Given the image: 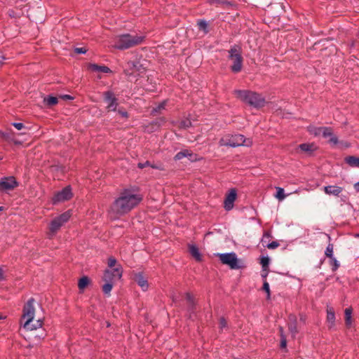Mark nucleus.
<instances>
[{"instance_id":"nucleus-6","label":"nucleus","mask_w":359,"mask_h":359,"mask_svg":"<svg viewBox=\"0 0 359 359\" xmlns=\"http://www.w3.org/2000/svg\"><path fill=\"white\" fill-rule=\"evenodd\" d=\"M71 217L72 213L70 210H67L55 217L49 224V234L54 236L60 228L69 220Z\"/></svg>"},{"instance_id":"nucleus-12","label":"nucleus","mask_w":359,"mask_h":359,"mask_svg":"<svg viewBox=\"0 0 359 359\" xmlns=\"http://www.w3.org/2000/svg\"><path fill=\"white\" fill-rule=\"evenodd\" d=\"M104 100L107 104V109L108 111H115L118 106L117 98L114 93L110 90L106 91L103 94Z\"/></svg>"},{"instance_id":"nucleus-48","label":"nucleus","mask_w":359,"mask_h":359,"mask_svg":"<svg viewBox=\"0 0 359 359\" xmlns=\"http://www.w3.org/2000/svg\"><path fill=\"white\" fill-rule=\"evenodd\" d=\"M330 137H331V138L329 140L330 142L333 143L334 144L338 143V138H337V137L333 136V135L330 136Z\"/></svg>"},{"instance_id":"nucleus-47","label":"nucleus","mask_w":359,"mask_h":359,"mask_svg":"<svg viewBox=\"0 0 359 359\" xmlns=\"http://www.w3.org/2000/svg\"><path fill=\"white\" fill-rule=\"evenodd\" d=\"M118 112L122 117L128 118V113L126 111L123 110L122 109H118Z\"/></svg>"},{"instance_id":"nucleus-5","label":"nucleus","mask_w":359,"mask_h":359,"mask_svg":"<svg viewBox=\"0 0 359 359\" xmlns=\"http://www.w3.org/2000/svg\"><path fill=\"white\" fill-rule=\"evenodd\" d=\"M35 300L34 298H30L24 305L22 309V315L20 320V323L23 327H29V323H32L35 309L34 307V303Z\"/></svg>"},{"instance_id":"nucleus-56","label":"nucleus","mask_w":359,"mask_h":359,"mask_svg":"<svg viewBox=\"0 0 359 359\" xmlns=\"http://www.w3.org/2000/svg\"><path fill=\"white\" fill-rule=\"evenodd\" d=\"M4 271L0 268V280H4Z\"/></svg>"},{"instance_id":"nucleus-25","label":"nucleus","mask_w":359,"mask_h":359,"mask_svg":"<svg viewBox=\"0 0 359 359\" xmlns=\"http://www.w3.org/2000/svg\"><path fill=\"white\" fill-rule=\"evenodd\" d=\"M43 320H38L36 321L34 324H32V323H29V327H23L26 330L32 331L34 330H36L38 328H40L43 325Z\"/></svg>"},{"instance_id":"nucleus-59","label":"nucleus","mask_w":359,"mask_h":359,"mask_svg":"<svg viewBox=\"0 0 359 359\" xmlns=\"http://www.w3.org/2000/svg\"><path fill=\"white\" fill-rule=\"evenodd\" d=\"M212 2H213V3H216V4H219V3H220L221 1H220V0H212Z\"/></svg>"},{"instance_id":"nucleus-4","label":"nucleus","mask_w":359,"mask_h":359,"mask_svg":"<svg viewBox=\"0 0 359 359\" xmlns=\"http://www.w3.org/2000/svg\"><path fill=\"white\" fill-rule=\"evenodd\" d=\"M246 140H247L245 136L241 134H227L219 140V144L220 146L231 147H237L242 145H250L252 142H249L250 144H245Z\"/></svg>"},{"instance_id":"nucleus-16","label":"nucleus","mask_w":359,"mask_h":359,"mask_svg":"<svg viewBox=\"0 0 359 359\" xmlns=\"http://www.w3.org/2000/svg\"><path fill=\"white\" fill-rule=\"evenodd\" d=\"M134 280L138 284V285L142 287V289L144 291H146L148 289L149 284L147 280L144 277V276L141 273L135 274Z\"/></svg>"},{"instance_id":"nucleus-28","label":"nucleus","mask_w":359,"mask_h":359,"mask_svg":"<svg viewBox=\"0 0 359 359\" xmlns=\"http://www.w3.org/2000/svg\"><path fill=\"white\" fill-rule=\"evenodd\" d=\"M270 259L268 257H260V264L262 266L263 271H267L269 269Z\"/></svg>"},{"instance_id":"nucleus-49","label":"nucleus","mask_w":359,"mask_h":359,"mask_svg":"<svg viewBox=\"0 0 359 359\" xmlns=\"http://www.w3.org/2000/svg\"><path fill=\"white\" fill-rule=\"evenodd\" d=\"M60 97L62 99V100H73V97H72L71 95H61Z\"/></svg>"},{"instance_id":"nucleus-62","label":"nucleus","mask_w":359,"mask_h":359,"mask_svg":"<svg viewBox=\"0 0 359 359\" xmlns=\"http://www.w3.org/2000/svg\"><path fill=\"white\" fill-rule=\"evenodd\" d=\"M1 318H2V316H1V315L0 314V319H1Z\"/></svg>"},{"instance_id":"nucleus-14","label":"nucleus","mask_w":359,"mask_h":359,"mask_svg":"<svg viewBox=\"0 0 359 359\" xmlns=\"http://www.w3.org/2000/svg\"><path fill=\"white\" fill-rule=\"evenodd\" d=\"M287 325L292 337H295L296 334L299 332L297 329V319L295 315H289Z\"/></svg>"},{"instance_id":"nucleus-10","label":"nucleus","mask_w":359,"mask_h":359,"mask_svg":"<svg viewBox=\"0 0 359 359\" xmlns=\"http://www.w3.org/2000/svg\"><path fill=\"white\" fill-rule=\"evenodd\" d=\"M123 269L119 264L116 267L111 269H107L103 276L104 281H114L116 279H120L122 276Z\"/></svg>"},{"instance_id":"nucleus-11","label":"nucleus","mask_w":359,"mask_h":359,"mask_svg":"<svg viewBox=\"0 0 359 359\" xmlns=\"http://www.w3.org/2000/svg\"><path fill=\"white\" fill-rule=\"evenodd\" d=\"M18 186V182L13 176L3 177L0 180V192L13 190Z\"/></svg>"},{"instance_id":"nucleus-45","label":"nucleus","mask_w":359,"mask_h":359,"mask_svg":"<svg viewBox=\"0 0 359 359\" xmlns=\"http://www.w3.org/2000/svg\"><path fill=\"white\" fill-rule=\"evenodd\" d=\"M150 162L149 161H147L144 163H139L137 167L139 168L143 169L147 166H150Z\"/></svg>"},{"instance_id":"nucleus-3","label":"nucleus","mask_w":359,"mask_h":359,"mask_svg":"<svg viewBox=\"0 0 359 359\" xmlns=\"http://www.w3.org/2000/svg\"><path fill=\"white\" fill-rule=\"evenodd\" d=\"M145 36L142 35H131L129 34L116 36L113 39L112 46L118 50H126L141 44Z\"/></svg>"},{"instance_id":"nucleus-57","label":"nucleus","mask_w":359,"mask_h":359,"mask_svg":"<svg viewBox=\"0 0 359 359\" xmlns=\"http://www.w3.org/2000/svg\"><path fill=\"white\" fill-rule=\"evenodd\" d=\"M90 67H95V68H97V67H104V66H100V65H97L93 64V65H91Z\"/></svg>"},{"instance_id":"nucleus-27","label":"nucleus","mask_w":359,"mask_h":359,"mask_svg":"<svg viewBox=\"0 0 359 359\" xmlns=\"http://www.w3.org/2000/svg\"><path fill=\"white\" fill-rule=\"evenodd\" d=\"M44 102L48 106L52 107L57 104L58 99L56 97L48 96L44 98Z\"/></svg>"},{"instance_id":"nucleus-20","label":"nucleus","mask_w":359,"mask_h":359,"mask_svg":"<svg viewBox=\"0 0 359 359\" xmlns=\"http://www.w3.org/2000/svg\"><path fill=\"white\" fill-rule=\"evenodd\" d=\"M352 312L353 309L351 307L346 308L344 311L345 325L347 327H350L352 324Z\"/></svg>"},{"instance_id":"nucleus-24","label":"nucleus","mask_w":359,"mask_h":359,"mask_svg":"<svg viewBox=\"0 0 359 359\" xmlns=\"http://www.w3.org/2000/svg\"><path fill=\"white\" fill-rule=\"evenodd\" d=\"M299 149L304 152L311 153L315 149V146L313 144H309V143H304L301 144L299 146Z\"/></svg>"},{"instance_id":"nucleus-51","label":"nucleus","mask_w":359,"mask_h":359,"mask_svg":"<svg viewBox=\"0 0 359 359\" xmlns=\"http://www.w3.org/2000/svg\"><path fill=\"white\" fill-rule=\"evenodd\" d=\"M6 60V58L0 54V65H7L8 63L4 62Z\"/></svg>"},{"instance_id":"nucleus-2","label":"nucleus","mask_w":359,"mask_h":359,"mask_svg":"<svg viewBox=\"0 0 359 359\" xmlns=\"http://www.w3.org/2000/svg\"><path fill=\"white\" fill-rule=\"evenodd\" d=\"M233 94L237 99L256 109L265 106V98L256 92L248 90H235Z\"/></svg>"},{"instance_id":"nucleus-61","label":"nucleus","mask_w":359,"mask_h":359,"mask_svg":"<svg viewBox=\"0 0 359 359\" xmlns=\"http://www.w3.org/2000/svg\"><path fill=\"white\" fill-rule=\"evenodd\" d=\"M41 337L44 338V336H42V337L39 336V338H41Z\"/></svg>"},{"instance_id":"nucleus-55","label":"nucleus","mask_w":359,"mask_h":359,"mask_svg":"<svg viewBox=\"0 0 359 359\" xmlns=\"http://www.w3.org/2000/svg\"><path fill=\"white\" fill-rule=\"evenodd\" d=\"M354 188L355 191L359 193V182L354 184Z\"/></svg>"},{"instance_id":"nucleus-41","label":"nucleus","mask_w":359,"mask_h":359,"mask_svg":"<svg viewBox=\"0 0 359 359\" xmlns=\"http://www.w3.org/2000/svg\"><path fill=\"white\" fill-rule=\"evenodd\" d=\"M166 105V101H163L161 103H160L157 107L154 108L153 109V111H155V112H158L160 111L161 109H165V107Z\"/></svg>"},{"instance_id":"nucleus-18","label":"nucleus","mask_w":359,"mask_h":359,"mask_svg":"<svg viewBox=\"0 0 359 359\" xmlns=\"http://www.w3.org/2000/svg\"><path fill=\"white\" fill-rule=\"evenodd\" d=\"M189 250L191 256L197 261V262H201L202 261V255L199 252L198 248L194 245L189 246Z\"/></svg>"},{"instance_id":"nucleus-15","label":"nucleus","mask_w":359,"mask_h":359,"mask_svg":"<svg viewBox=\"0 0 359 359\" xmlns=\"http://www.w3.org/2000/svg\"><path fill=\"white\" fill-rule=\"evenodd\" d=\"M184 157L189 158L191 161H196L197 159L196 154H194L189 149H184L177 153L176 155L174 156V159L175 161H179Z\"/></svg>"},{"instance_id":"nucleus-7","label":"nucleus","mask_w":359,"mask_h":359,"mask_svg":"<svg viewBox=\"0 0 359 359\" xmlns=\"http://www.w3.org/2000/svg\"><path fill=\"white\" fill-rule=\"evenodd\" d=\"M218 257L223 264L229 266L231 269H239L243 267L234 252L219 254Z\"/></svg>"},{"instance_id":"nucleus-36","label":"nucleus","mask_w":359,"mask_h":359,"mask_svg":"<svg viewBox=\"0 0 359 359\" xmlns=\"http://www.w3.org/2000/svg\"><path fill=\"white\" fill-rule=\"evenodd\" d=\"M330 264L332 266V271H335L339 267L338 261L334 257L330 259Z\"/></svg>"},{"instance_id":"nucleus-46","label":"nucleus","mask_w":359,"mask_h":359,"mask_svg":"<svg viewBox=\"0 0 359 359\" xmlns=\"http://www.w3.org/2000/svg\"><path fill=\"white\" fill-rule=\"evenodd\" d=\"M12 125L18 130H20L25 128V126L22 123H13Z\"/></svg>"},{"instance_id":"nucleus-40","label":"nucleus","mask_w":359,"mask_h":359,"mask_svg":"<svg viewBox=\"0 0 359 359\" xmlns=\"http://www.w3.org/2000/svg\"><path fill=\"white\" fill-rule=\"evenodd\" d=\"M116 263H117V261L114 257H110L108 259L107 264H108L109 267H110V268L114 267L116 265Z\"/></svg>"},{"instance_id":"nucleus-9","label":"nucleus","mask_w":359,"mask_h":359,"mask_svg":"<svg viewBox=\"0 0 359 359\" xmlns=\"http://www.w3.org/2000/svg\"><path fill=\"white\" fill-rule=\"evenodd\" d=\"M229 53V58L233 63L231 67H241L243 57L241 56V48L238 46H234L230 49Z\"/></svg>"},{"instance_id":"nucleus-63","label":"nucleus","mask_w":359,"mask_h":359,"mask_svg":"<svg viewBox=\"0 0 359 359\" xmlns=\"http://www.w3.org/2000/svg\"><path fill=\"white\" fill-rule=\"evenodd\" d=\"M1 158H0V160H1Z\"/></svg>"},{"instance_id":"nucleus-8","label":"nucleus","mask_w":359,"mask_h":359,"mask_svg":"<svg viewBox=\"0 0 359 359\" xmlns=\"http://www.w3.org/2000/svg\"><path fill=\"white\" fill-rule=\"evenodd\" d=\"M73 197L72 188L70 186H67L61 191H57L54 194L52 198V203L55 205L59 203L65 202L70 200Z\"/></svg>"},{"instance_id":"nucleus-22","label":"nucleus","mask_w":359,"mask_h":359,"mask_svg":"<svg viewBox=\"0 0 359 359\" xmlns=\"http://www.w3.org/2000/svg\"><path fill=\"white\" fill-rule=\"evenodd\" d=\"M327 320L329 323H330V327L334 325L335 313L333 309L332 308L327 309Z\"/></svg>"},{"instance_id":"nucleus-34","label":"nucleus","mask_w":359,"mask_h":359,"mask_svg":"<svg viewBox=\"0 0 359 359\" xmlns=\"http://www.w3.org/2000/svg\"><path fill=\"white\" fill-rule=\"evenodd\" d=\"M191 125L192 124H191V121L187 118L185 120H182L180 122L179 128L186 129V128H190L191 126Z\"/></svg>"},{"instance_id":"nucleus-31","label":"nucleus","mask_w":359,"mask_h":359,"mask_svg":"<svg viewBox=\"0 0 359 359\" xmlns=\"http://www.w3.org/2000/svg\"><path fill=\"white\" fill-rule=\"evenodd\" d=\"M272 238V235L270 231H265L263 233L261 242L264 245V243H269L270 239Z\"/></svg>"},{"instance_id":"nucleus-54","label":"nucleus","mask_w":359,"mask_h":359,"mask_svg":"<svg viewBox=\"0 0 359 359\" xmlns=\"http://www.w3.org/2000/svg\"><path fill=\"white\" fill-rule=\"evenodd\" d=\"M278 330H279L280 337V338H282V336L285 335L283 328V327H279Z\"/></svg>"},{"instance_id":"nucleus-29","label":"nucleus","mask_w":359,"mask_h":359,"mask_svg":"<svg viewBox=\"0 0 359 359\" xmlns=\"http://www.w3.org/2000/svg\"><path fill=\"white\" fill-rule=\"evenodd\" d=\"M148 62L145 59L139 58L137 61L133 62V67H144V66H147L148 64Z\"/></svg>"},{"instance_id":"nucleus-13","label":"nucleus","mask_w":359,"mask_h":359,"mask_svg":"<svg viewBox=\"0 0 359 359\" xmlns=\"http://www.w3.org/2000/svg\"><path fill=\"white\" fill-rule=\"evenodd\" d=\"M237 198V192L236 189H231L226 194L224 201V208L226 210L229 211L233 208L234 201Z\"/></svg>"},{"instance_id":"nucleus-32","label":"nucleus","mask_w":359,"mask_h":359,"mask_svg":"<svg viewBox=\"0 0 359 359\" xmlns=\"http://www.w3.org/2000/svg\"><path fill=\"white\" fill-rule=\"evenodd\" d=\"M93 73L94 74V76H95L97 79H101V76L100 75V72L103 73H109L112 72L111 69H92Z\"/></svg>"},{"instance_id":"nucleus-1","label":"nucleus","mask_w":359,"mask_h":359,"mask_svg":"<svg viewBox=\"0 0 359 359\" xmlns=\"http://www.w3.org/2000/svg\"><path fill=\"white\" fill-rule=\"evenodd\" d=\"M138 189L130 187L123 189L118 196L110 205L108 214L112 219H117L129 213L143 200L142 194H137Z\"/></svg>"},{"instance_id":"nucleus-53","label":"nucleus","mask_w":359,"mask_h":359,"mask_svg":"<svg viewBox=\"0 0 359 359\" xmlns=\"http://www.w3.org/2000/svg\"><path fill=\"white\" fill-rule=\"evenodd\" d=\"M269 269H268V270H267V271H263V270H262V277L264 279H266V278L267 277L268 273H269Z\"/></svg>"},{"instance_id":"nucleus-23","label":"nucleus","mask_w":359,"mask_h":359,"mask_svg":"<svg viewBox=\"0 0 359 359\" xmlns=\"http://www.w3.org/2000/svg\"><path fill=\"white\" fill-rule=\"evenodd\" d=\"M90 283V279L88 276H83L78 283V287L80 290H83Z\"/></svg>"},{"instance_id":"nucleus-58","label":"nucleus","mask_w":359,"mask_h":359,"mask_svg":"<svg viewBox=\"0 0 359 359\" xmlns=\"http://www.w3.org/2000/svg\"><path fill=\"white\" fill-rule=\"evenodd\" d=\"M233 73H238L241 69H231Z\"/></svg>"},{"instance_id":"nucleus-52","label":"nucleus","mask_w":359,"mask_h":359,"mask_svg":"<svg viewBox=\"0 0 359 359\" xmlns=\"http://www.w3.org/2000/svg\"><path fill=\"white\" fill-rule=\"evenodd\" d=\"M133 69H125L124 73L126 74V75L130 76L133 74Z\"/></svg>"},{"instance_id":"nucleus-35","label":"nucleus","mask_w":359,"mask_h":359,"mask_svg":"<svg viewBox=\"0 0 359 359\" xmlns=\"http://www.w3.org/2000/svg\"><path fill=\"white\" fill-rule=\"evenodd\" d=\"M325 256L328 258L333 257V244L329 243L325 250Z\"/></svg>"},{"instance_id":"nucleus-42","label":"nucleus","mask_w":359,"mask_h":359,"mask_svg":"<svg viewBox=\"0 0 359 359\" xmlns=\"http://www.w3.org/2000/svg\"><path fill=\"white\" fill-rule=\"evenodd\" d=\"M219 327L223 329L227 326V322L224 317H221L219 320Z\"/></svg>"},{"instance_id":"nucleus-26","label":"nucleus","mask_w":359,"mask_h":359,"mask_svg":"<svg viewBox=\"0 0 359 359\" xmlns=\"http://www.w3.org/2000/svg\"><path fill=\"white\" fill-rule=\"evenodd\" d=\"M318 130H320L323 133V136L324 137L332 136V135H333L332 128L330 127H320V128H318Z\"/></svg>"},{"instance_id":"nucleus-43","label":"nucleus","mask_w":359,"mask_h":359,"mask_svg":"<svg viewBox=\"0 0 359 359\" xmlns=\"http://www.w3.org/2000/svg\"><path fill=\"white\" fill-rule=\"evenodd\" d=\"M280 346L281 348H286L287 346V339L285 335H283L282 338H280Z\"/></svg>"},{"instance_id":"nucleus-60","label":"nucleus","mask_w":359,"mask_h":359,"mask_svg":"<svg viewBox=\"0 0 359 359\" xmlns=\"http://www.w3.org/2000/svg\"><path fill=\"white\" fill-rule=\"evenodd\" d=\"M3 209H4V208H3V207H1V206H0V211H2V210H3Z\"/></svg>"},{"instance_id":"nucleus-17","label":"nucleus","mask_w":359,"mask_h":359,"mask_svg":"<svg viewBox=\"0 0 359 359\" xmlns=\"http://www.w3.org/2000/svg\"><path fill=\"white\" fill-rule=\"evenodd\" d=\"M343 189L337 186H326L324 187V191L326 194L339 196Z\"/></svg>"},{"instance_id":"nucleus-33","label":"nucleus","mask_w":359,"mask_h":359,"mask_svg":"<svg viewBox=\"0 0 359 359\" xmlns=\"http://www.w3.org/2000/svg\"><path fill=\"white\" fill-rule=\"evenodd\" d=\"M276 197L279 200V201H283V199L285 198L286 197V195L284 194V189L281 187H276Z\"/></svg>"},{"instance_id":"nucleus-30","label":"nucleus","mask_w":359,"mask_h":359,"mask_svg":"<svg viewBox=\"0 0 359 359\" xmlns=\"http://www.w3.org/2000/svg\"><path fill=\"white\" fill-rule=\"evenodd\" d=\"M106 283L102 286V291L104 294H109L113 287V281H105Z\"/></svg>"},{"instance_id":"nucleus-37","label":"nucleus","mask_w":359,"mask_h":359,"mask_svg":"<svg viewBox=\"0 0 359 359\" xmlns=\"http://www.w3.org/2000/svg\"><path fill=\"white\" fill-rule=\"evenodd\" d=\"M262 290L264 292H266L267 294L266 299H269L271 297V292H270L269 285L268 282L266 280L264 281Z\"/></svg>"},{"instance_id":"nucleus-50","label":"nucleus","mask_w":359,"mask_h":359,"mask_svg":"<svg viewBox=\"0 0 359 359\" xmlns=\"http://www.w3.org/2000/svg\"><path fill=\"white\" fill-rule=\"evenodd\" d=\"M150 167H151L152 168H154V169L159 170H164L162 165H154V164H150Z\"/></svg>"},{"instance_id":"nucleus-39","label":"nucleus","mask_w":359,"mask_h":359,"mask_svg":"<svg viewBox=\"0 0 359 359\" xmlns=\"http://www.w3.org/2000/svg\"><path fill=\"white\" fill-rule=\"evenodd\" d=\"M280 245L278 241H272L271 243H267L266 247L269 249H276Z\"/></svg>"},{"instance_id":"nucleus-44","label":"nucleus","mask_w":359,"mask_h":359,"mask_svg":"<svg viewBox=\"0 0 359 359\" xmlns=\"http://www.w3.org/2000/svg\"><path fill=\"white\" fill-rule=\"evenodd\" d=\"M74 51L76 54H83L86 53L87 48L86 47L75 48Z\"/></svg>"},{"instance_id":"nucleus-21","label":"nucleus","mask_w":359,"mask_h":359,"mask_svg":"<svg viewBox=\"0 0 359 359\" xmlns=\"http://www.w3.org/2000/svg\"><path fill=\"white\" fill-rule=\"evenodd\" d=\"M345 162L351 167H359V157L354 156H346Z\"/></svg>"},{"instance_id":"nucleus-19","label":"nucleus","mask_w":359,"mask_h":359,"mask_svg":"<svg viewBox=\"0 0 359 359\" xmlns=\"http://www.w3.org/2000/svg\"><path fill=\"white\" fill-rule=\"evenodd\" d=\"M185 297L189 304V311L194 312L196 309V302L194 297L190 292H187Z\"/></svg>"},{"instance_id":"nucleus-38","label":"nucleus","mask_w":359,"mask_h":359,"mask_svg":"<svg viewBox=\"0 0 359 359\" xmlns=\"http://www.w3.org/2000/svg\"><path fill=\"white\" fill-rule=\"evenodd\" d=\"M198 25L201 29H203L205 33H207L208 31V23L205 20H200L198 22Z\"/></svg>"}]
</instances>
